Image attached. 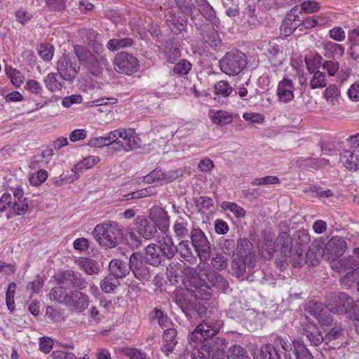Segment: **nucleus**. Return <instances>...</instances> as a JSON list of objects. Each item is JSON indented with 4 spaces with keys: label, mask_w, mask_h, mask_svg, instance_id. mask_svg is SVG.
Wrapping results in <instances>:
<instances>
[{
    "label": "nucleus",
    "mask_w": 359,
    "mask_h": 359,
    "mask_svg": "<svg viewBox=\"0 0 359 359\" xmlns=\"http://www.w3.org/2000/svg\"><path fill=\"white\" fill-rule=\"evenodd\" d=\"M49 296L51 300L62 304L72 310L81 313L89 306L88 296L80 291L67 292L63 287H55L51 289Z\"/></svg>",
    "instance_id": "1"
},
{
    "label": "nucleus",
    "mask_w": 359,
    "mask_h": 359,
    "mask_svg": "<svg viewBox=\"0 0 359 359\" xmlns=\"http://www.w3.org/2000/svg\"><path fill=\"white\" fill-rule=\"evenodd\" d=\"M75 55L79 62L88 73L97 76L102 73L108 61L104 55H95L86 47L76 45L74 47Z\"/></svg>",
    "instance_id": "2"
},
{
    "label": "nucleus",
    "mask_w": 359,
    "mask_h": 359,
    "mask_svg": "<svg viewBox=\"0 0 359 359\" xmlns=\"http://www.w3.org/2000/svg\"><path fill=\"white\" fill-rule=\"evenodd\" d=\"M92 234L100 245L105 248H113L118 245V238L122 233L116 222H108L96 225Z\"/></svg>",
    "instance_id": "3"
},
{
    "label": "nucleus",
    "mask_w": 359,
    "mask_h": 359,
    "mask_svg": "<svg viewBox=\"0 0 359 359\" xmlns=\"http://www.w3.org/2000/svg\"><path fill=\"white\" fill-rule=\"evenodd\" d=\"M9 209L7 213L8 219L12 214L21 215L28 210V203L23 196V191L21 189H15L13 191V195L9 193L4 194L0 198V211L4 212Z\"/></svg>",
    "instance_id": "4"
},
{
    "label": "nucleus",
    "mask_w": 359,
    "mask_h": 359,
    "mask_svg": "<svg viewBox=\"0 0 359 359\" xmlns=\"http://www.w3.org/2000/svg\"><path fill=\"white\" fill-rule=\"evenodd\" d=\"M332 268L339 273H345L340 278L341 285L348 287L359 278V259L355 257H344L334 263Z\"/></svg>",
    "instance_id": "5"
},
{
    "label": "nucleus",
    "mask_w": 359,
    "mask_h": 359,
    "mask_svg": "<svg viewBox=\"0 0 359 359\" xmlns=\"http://www.w3.org/2000/svg\"><path fill=\"white\" fill-rule=\"evenodd\" d=\"M246 65L245 55L238 50L227 52L219 62L221 71L229 76L238 74L243 70Z\"/></svg>",
    "instance_id": "6"
},
{
    "label": "nucleus",
    "mask_w": 359,
    "mask_h": 359,
    "mask_svg": "<svg viewBox=\"0 0 359 359\" xmlns=\"http://www.w3.org/2000/svg\"><path fill=\"white\" fill-rule=\"evenodd\" d=\"M76 55L69 53L63 54L57 62V69L62 79L72 81L78 75L79 67Z\"/></svg>",
    "instance_id": "7"
},
{
    "label": "nucleus",
    "mask_w": 359,
    "mask_h": 359,
    "mask_svg": "<svg viewBox=\"0 0 359 359\" xmlns=\"http://www.w3.org/2000/svg\"><path fill=\"white\" fill-rule=\"evenodd\" d=\"M190 239V243L200 260H208L211 255V244L205 233L201 228L196 226L194 231L192 230Z\"/></svg>",
    "instance_id": "8"
},
{
    "label": "nucleus",
    "mask_w": 359,
    "mask_h": 359,
    "mask_svg": "<svg viewBox=\"0 0 359 359\" xmlns=\"http://www.w3.org/2000/svg\"><path fill=\"white\" fill-rule=\"evenodd\" d=\"M353 299L345 292L331 293L327 297V306L333 313L346 314L350 311Z\"/></svg>",
    "instance_id": "9"
},
{
    "label": "nucleus",
    "mask_w": 359,
    "mask_h": 359,
    "mask_svg": "<svg viewBox=\"0 0 359 359\" xmlns=\"http://www.w3.org/2000/svg\"><path fill=\"white\" fill-rule=\"evenodd\" d=\"M114 65L116 72L126 74H131L137 72L139 67L137 59L132 54L125 51L116 55Z\"/></svg>",
    "instance_id": "10"
},
{
    "label": "nucleus",
    "mask_w": 359,
    "mask_h": 359,
    "mask_svg": "<svg viewBox=\"0 0 359 359\" xmlns=\"http://www.w3.org/2000/svg\"><path fill=\"white\" fill-rule=\"evenodd\" d=\"M130 271L131 270L135 277L142 281H147L151 278L149 267L147 262L143 259L140 252H133L129 259Z\"/></svg>",
    "instance_id": "11"
},
{
    "label": "nucleus",
    "mask_w": 359,
    "mask_h": 359,
    "mask_svg": "<svg viewBox=\"0 0 359 359\" xmlns=\"http://www.w3.org/2000/svg\"><path fill=\"white\" fill-rule=\"evenodd\" d=\"M57 280L65 289L66 287L76 288L83 290L87 287L88 282L82 277V275L77 271L67 270L58 275Z\"/></svg>",
    "instance_id": "12"
},
{
    "label": "nucleus",
    "mask_w": 359,
    "mask_h": 359,
    "mask_svg": "<svg viewBox=\"0 0 359 359\" xmlns=\"http://www.w3.org/2000/svg\"><path fill=\"white\" fill-rule=\"evenodd\" d=\"M222 327V323L216 321H205L198 325L195 330L191 334L190 339L192 341L207 340L216 335Z\"/></svg>",
    "instance_id": "13"
},
{
    "label": "nucleus",
    "mask_w": 359,
    "mask_h": 359,
    "mask_svg": "<svg viewBox=\"0 0 359 359\" xmlns=\"http://www.w3.org/2000/svg\"><path fill=\"white\" fill-rule=\"evenodd\" d=\"M196 227L194 226V222L191 220L190 216L185 215L184 216H180L175 221L172 226V231L174 236L178 240H185L187 238H190L192 233V230Z\"/></svg>",
    "instance_id": "14"
},
{
    "label": "nucleus",
    "mask_w": 359,
    "mask_h": 359,
    "mask_svg": "<svg viewBox=\"0 0 359 359\" xmlns=\"http://www.w3.org/2000/svg\"><path fill=\"white\" fill-rule=\"evenodd\" d=\"M299 6L293 7L286 15L280 26V32L285 36H290L297 27L302 25L299 16Z\"/></svg>",
    "instance_id": "15"
},
{
    "label": "nucleus",
    "mask_w": 359,
    "mask_h": 359,
    "mask_svg": "<svg viewBox=\"0 0 359 359\" xmlns=\"http://www.w3.org/2000/svg\"><path fill=\"white\" fill-rule=\"evenodd\" d=\"M135 225L137 233L147 240L154 238L158 231L156 222L150 217H137L135 219Z\"/></svg>",
    "instance_id": "16"
},
{
    "label": "nucleus",
    "mask_w": 359,
    "mask_h": 359,
    "mask_svg": "<svg viewBox=\"0 0 359 359\" xmlns=\"http://www.w3.org/2000/svg\"><path fill=\"white\" fill-rule=\"evenodd\" d=\"M189 282V284L187 285V289L196 299L201 300L210 299L211 288L205 281L204 283H201L198 278L193 276L190 277Z\"/></svg>",
    "instance_id": "17"
},
{
    "label": "nucleus",
    "mask_w": 359,
    "mask_h": 359,
    "mask_svg": "<svg viewBox=\"0 0 359 359\" xmlns=\"http://www.w3.org/2000/svg\"><path fill=\"white\" fill-rule=\"evenodd\" d=\"M205 276L203 280L210 285V287H215L218 290L226 292L229 288V283L226 279L217 271L210 268L204 269L201 277Z\"/></svg>",
    "instance_id": "18"
},
{
    "label": "nucleus",
    "mask_w": 359,
    "mask_h": 359,
    "mask_svg": "<svg viewBox=\"0 0 359 359\" xmlns=\"http://www.w3.org/2000/svg\"><path fill=\"white\" fill-rule=\"evenodd\" d=\"M176 254L180 262L192 264L196 262L194 248L188 240H182L176 245Z\"/></svg>",
    "instance_id": "19"
},
{
    "label": "nucleus",
    "mask_w": 359,
    "mask_h": 359,
    "mask_svg": "<svg viewBox=\"0 0 359 359\" xmlns=\"http://www.w3.org/2000/svg\"><path fill=\"white\" fill-rule=\"evenodd\" d=\"M294 90L295 87L293 81L288 78H284L278 85L277 96L278 100L285 103L292 101L294 97Z\"/></svg>",
    "instance_id": "20"
},
{
    "label": "nucleus",
    "mask_w": 359,
    "mask_h": 359,
    "mask_svg": "<svg viewBox=\"0 0 359 359\" xmlns=\"http://www.w3.org/2000/svg\"><path fill=\"white\" fill-rule=\"evenodd\" d=\"M258 250L262 258L270 259L275 252L273 236L266 233H262L258 242Z\"/></svg>",
    "instance_id": "21"
},
{
    "label": "nucleus",
    "mask_w": 359,
    "mask_h": 359,
    "mask_svg": "<svg viewBox=\"0 0 359 359\" xmlns=\"http://www.w3.org/2000/svg\"><path fill=\"white\" fill-rule=\"evenodd\" d=\"M346 248V243L340 237H332L325 245V250L329 259H334L343 255Z\"/></svg>",
    "instance_id": "22"
},
{
    "label": "nucleus",
    "mask_w": 359,
    "mask_h": 359,
    "mask_svg": "<svg viewBox=\"0 0 359 359\" xmlns=\"http://www.w3.org/2000/svg\"><path fill=\"white\" fill-rule=\"evenodd\" d=\"M252 356L254 359H259V357L261 359H281L280 350L270 344L264 345L261 348L254 347Z\"/></svg>",
    "instance_id": "23"
},
{
    "label": "nucleus",
    "mask_w": 359,
    "mask_h": 359,
    "mask_svg": "<svg viewBox=\"0 0 359 359\" xmlns=\"http://www.w3.org/2000/svg\"><path fill=\"white\" fill-rule=\"evenodd\" d=\"M253 247L252 243L247 238H241L237 243V255L248 259V267L255 266V256L252 254Z\"/></svg>",
    "instance_id": "24"
},
{
    "label": "nucleus",
    "mask_w": 359,
    "mask_h": 359,
    "mask_svg": "<svg viewBox=\"0 0 359 359\" xmlns=\"http://www.w3.org/2000/svg\"><path fill=\"white\" fill-rule=\"evenodd\" d=\"M144 259L149 264L157 266L164 260L158 245L151 243L145 248Z\"/></svg>",
    "instance_id": "25"
},
{
    "label": "nucleus",
    "mask_w": 359,
    "mask_h": 359,
    "mask_svg": "<svg viewBox=\"0 0 359 359\" xmlns=\"http://www.w3.org/2000/svg\"><path fill=\"white\" fill-rule=\"evenodd\" d=\"M120 140L123 141L125 151L128 152L140 147V139L134 135L131 130L121 129Z\"/></svg>",
    "instance_id": "26"
},
{
    "label": "nucleus",
    "mask_w": 359,
    "mask_h": 359,
    "mask_svg": "<svg viewBox=\"0 0 359 359\" xmlns=\"http://www.w3.org/2000/svg\"><path fill=\"white\" fill-rule=\"evenodd\" d=\"M110 275L116 278H123L126 277L130 272V266L122 262L121 259H112L109 265Z\"/></svg>",
    "instance_id": "27"
},
{
    "label": "nucleus",
    "mask_w": 359,
    "mask_h": 359,
    "mask_svg": "<svg viewBox=\"0 0 359 359\" xmlns=\"http://www.w3.org/2000/svg\"><path fill=\"white\" fill-rule=\"evenodd\" d=\"M340 160L350 170L355 171L359 169V154H355L354 151L344 150L341 154Z\"/></svg>",
    "instance_id": "28"
},
{
    "label": "nucleus",
    "mask_w": 359,
    "mask_h": 359,
    "mask_svg": "<svg viewBox=\"0 0 359 359\" xmlns=\"http://www.w3.org/2000/svg\"><path fill=\"white\" fill-rule=\"evenodd\" d=\"M323 46L325 55L329 58L339 59L344 53V48L341 44L331 41H325Z\"/></svg>",
    "instance_id": "29"
},
{
    "label": "nucleus",
    "mask_w": 359,
    "mask_h": 359,
    "mask_svg": "<svg viewBox=\"0 0 359 359\" xmlns=\"http://www.w3.org/2000/svg\"><path fill=\"white\" fill-rule=\"evenodd\" d=\"M203 32L201 33L203 38L210 47H217L221 44L219 34L212 25L205 26Z\"/></svg>",
    "instance_id": "30"
},
{
    "label": "nucleus",
    "mask_w": 359,
    "mask_h": 359,
    "mask_svg": "<svg viewBox=\"0 0 359 359\" xmlns=\"http://www.w3.org/2000/svg\"><path fill=\"white\" fill-rule=\"evenodd\" d=\"M158 245L161 250L163 259H171L175 257L176 245L174 244L171 237L166 235V238H163V242L159 241V245Z\"/></svg>",
    "instance_id": "31"
},
{
    "label": "nucleus",
    "mask_w": 359,
    "mask_h": 359,
    "mask_svg": "<svg viewBox=\"0 0 359 359\" xmlns=\"http://www.w3.org/2000/svg\"><path fill=\"white\" fill-rule=\"evenodd\" d=\"M277 245H280V252L283 257L291 256L292 248V238L286 232H281L276 239Z\"/></svg>",
    "instance_id": "32"
},
{
    "label": "nucleus",
    "mask_w": 359,
    "mask_h": 359,
    "mask_svg": "<svg viewBox=\"0 0 359 359\" xmlns=\"http://www.w3.org/2000/svg\"><path fill=\"white\" fill-rule=\"evenodd\" d=\"M305 248L296 246L291 253V256L284 257L285 262H290L294 267H301L305 263Z\"/></svg>",
    "instance_id": "33"
},
{
    "label": "nucleus",
    "mask_w": 359,
    "mask_h": 359,
    "mask_svg": "<svg viewBox=\"0 0 359 359\" xmlns=\"http://www.w3.org/2000/svg\"><path fill=\"white\" fill-rule=\"evenodd\" d=\"M78 265L81 269L90 276L98 273L100 269V266L97 262L86 257L80 258L78 260Z\"/></svg>",
    "instance_id": "34"
},
{
    "label": "nucleus",
    "mask_w": 359,
    "mask_h": 359,
    "mask_svg": "<svg viewBox=\"0 0 359 359\" xmlns=\"http://www.w3.org/2000/svg\"><path fill=\"white\" fill-rule=\"evenodd\" d=\"M302 334L306 337L311 346H317L323 341L322 334L313 327H306L304 328Z\"/></svg>",
    "instance_id": "35"
},
{
    "label": "nucleus",
    "mask_w": 359,
    "mask_h": 359,
    "mask_svg": "<svg viewBox=\"0 0 359 359\" xmlns=\"http://www.w3.org/2000/svg\"><path fill=\"white\" fill-rule=\"evenodd\" d=\"M248 259L237 255L231 264V273L236 277L239 278L245 273L246 263Z\"/></svg>",
    "instance_id": "36"
},
{
    "label": "nucleus",
    "mask_w": 359,
    "mask_h": 359,
    "mask_svg": "<svg viewBox=\"0 0 359 359\" xmlns=\"http://www.w3.org/2000/svg\"><path fill=\"white\" fill-rule=\"evenodd\" d=\"M89 36L84 41V43L92 49L90 52L95 55H104V47L101 43L97 40V34L93 31L87 32Z\"/></svg>",
    "instance_id": "37"
},
{
    "label": "nucleus",
    "mask_w": 359,
    "mask_h": 359,
    "mask_svg": "<svg viewBox=\"0 0 359 359\" xmlns=\"http://www.w3.org/2000/svg\"><path fill=\"white\" fill-rule=\"evenodd\" d=\"M293 348L296 359H313L312 354L302 341L294 340Z\"/></svg>",
    "instance_id": "38"
},
{
    "label": "nucleus",
    "mask_w": 359,
    "mask_h": 359,
    "mask_svg": "<svg viewBox=\"0 0 359 359\" xmlns=\"http://www.w3.org/2000/svg\"><path fill=\"white\" fill-rule=\"evenodd\" d=\"M324 97L329 104L335 106L339 102L340 90L336 85L329 86L323 93Z\"/></svg>",
    "instance_id": "39"
},
{
    "label": "nucleus",
    "mask_w": 359,
    "mask_h": 359,
    "mask_svg": "<svg viewBox=\"0 0 359 359\" xmlns=\"http://www.w3.org/2000/svg\"><path fill=\"white\" fill-rule=\"evenodd\" d=\"M268 52L273 65L278 66L282 65L283 57L280 46L278 44L269 43Z\"/></svg>",
    "instance_id": "40"
},
{
    "label": "nucleus",
    "mask_w": 359,
    "mask_h": 359,
    "mask_svg": "<svg viewBox=\"0 0 359 359\" xmlns=\"http://www.w3.org/2000/svg\"><path fill=\"white\" fill-rule=\"evenodd\" d=\"M233 88L226 81H219L214 86V92L217 95L227 97L232 93Z\"/></svg>",
    "instance_id": "41"
},
{
    "label": "nucleus",
    "mask_w": 359,
    "mask_h": 359,
    "mask_svg": "<svg viewBox=\"0 0 359 359\" xmlns=\"http://www.w3.org/2000/svg\"><path fill=\"white\" fill-rule=\"evenodd\" d=\"M57 76L56 73H50L44 79L46 88L52 92L60 90L63 85V83L57 79Z\"/></svg>",
    "instance_id": "42"
},
{
    "label": "nucleus",
    "mask_w": 359,
    "mask_h": 359,
    "mask_svg": "<svg viewBox=\"0 0 359 359\" xmlns=\"http://www.w3.org/2000/svg\"><path fill=\"white\" fill-rule=\"evenodd\" d=\"M327 22V18L321 15H315L302 20V25L306 29H311L318 25H323Z\"/></svg>",
    "instance_id": "43"
},
{
    "label": "nucleus",
    "mask_w": 359,
    "mask_h": 359,
    "mask_svg": "<svg viewBox=\"0 0 359 359\" xmlns=\"http://www.w3.org/2000/svg\"><path fill=\"white\" fill-rule=\"evenodd\" d=\"M212 121L215 124L224 126L232 121V116L229 112L219 110L216 111L212 116Z\"/></svg>",
    "instance_id": "44"
},
{
    "label": "nucleus",
    "mask_w": 359,
    "mask_h": 359,
    "mask_svg": "<svg viewBox=\"0 0 359 359\" xmlns=\"http://www.w3.org/2000/svg\"><path fill=\"white\" fill-rule=\"evenodd\" d=\"M117 285V278L109 274L101 281L100 287L104 292L110 293L115 290Z\"/></svg>",
    "instance_id": "45"
},
{
    "label": "nucleus",
    "mask_w": 359,
    "mask_h": 359,
    "mask_svg": "<svg viewBox=\"0 0 359 359\" xmlns=\"http://www.w3.org/2000/svg\"><path fill=\"white\" fill-rule=\"evenodd\" d=\"M324 304L311 301L305 306V311L315 318L319 317L320 313L326 307Z\"/></svg>",
    "instance_id": "46"
},
{
    "label": "nucleus",
    "mask_w": 359,
    "mask_h": 359,
    "mask_svg": "<svg viewBox=\"0 0 359 359\" xmlns=\"http://www.w3.org/2000/svg\"><path fill=\"white\" fill-rule=\"evenodd\" d=\"M326 76L324 72L316 71L310 81V88L312 89L323 88L326 86Z\"/></svg>",
    "instance_id": "47"
},
{
    "label": "nucleus",
    "mask_w": 359,
    "mask_h": 359,
    "mask_svg": "<svg viewBox=\"0 0 359 359\" xmlns=\"http://www.w3.org/2000/svg\"><path fill=\"white\" fill-rule=\"evenodd\" d=\"M221 207L224 210H230L237 218L243 217L245 215V210L236 203L224 201Z\"/></svg>",
    "instance_id": "48"
},
{
    "label": "nucleus",
    "mask_w": 359,
    "mask_h": 359,
    "mask_svg": "<svg viewBox=\"0 0 359 359\" xmlns=\"http://www.w3.org/2000/svg\"><path fill=\"white\" fill-rule=\"evenodd\" d=\"M212 352L213 348L210 345L205 344L200 348L194 350L191 356L199 359H210Z\"/></svg>",
    "instance_id": "49"
},
{
    "label": "nucleus",
    "mask_w": 359,
    "mask_h": 359,
    "mask_svg": "<svg viewBox=\"0 0 359 359\" xmlns=\"http://www.w3.org/2000/svg\"><path fill=\"white\" fill-rule=\"evenodd\" d=\"M227 358L228 359H250L241 346H231L228 351Z\"/></svg>",
    "instance_id": "50"
},
{
    "label": "nucleus",
    "mask_w": 359,
    "mask_h": 359,
    "mask_svg": "<svg viewBox=\"0 0 359 359\" xmlns=\"http://www.w3.org/2000/svg\"><path fill=\"white\" fill-rule=\"evenodd\" d=\"M37 51L39 56L45 61H50L53 57L54 48L51 45L41 43L37 47Z\"/></svg>",
    "instance_id": "51"
},
{
    "label": "nucleus",
    "mask_w": 359,
    "mask_h": 359,
    "mask_svg": "<svg viewBox=\"0 0 359 359\" xmlns=\"http://www.w3.org/2000/svg\"><path fill=\"white\" fill-rule=\"evenodd\" d=\"M191 64L187 60H181L175 64L172 69V72L175 74L186 75L191 69Z\"/></svg>",
    "instance_id": "52"
},
{
    "label": "nucleus",
    "mask_w": 359,
    "mask_h": 359,
    "mask_svg": "<svg viewBox=\"0 0 359 359\" xmlns=\"http://www.w3.org/2000/svg\"><path fill=\"white\" fill-rule=\"evenodd\" d=\"M295 241L297 247H302L304 248L307 244L311 241L310 235L307 230L302 229L296 231Z\"/></svg>",
    "instance_id": "53"
},
{
    "label": "nucleus",
    "mask_w": 359,
    "mask_h": 359,
    "mask_svg": "<svg viewBox=\"0 0 359 359\" xmlns=\"http://www.w3.org/2000/svg\"><path fill=\"white\" fill-rule=\"evenodd\" d=\"M198 10L202 15L208 20L212 21L215 18V13L212 7L206 1L198 5Z\"/></svg>",
    "instance_id": "54"
},
{
    "label": "nucleus",
    "mask_w": 359,
    "mask_h": 359,
    "mask_svg": "<svg viewBox=\"0 0 359 359\" xmlns=\"http://www.w3.org/2000/svg\"><path fill=\"white\" fill-rule=\"evenodd\" d=\"M16 290V284L15 283H11L9 284L7 292L6 294V302L8 306V309L10 311L14 310L15 304H14V294Z\"/></svg>",
    "instance_id": "55"
},
{
    "label": "nucleus",
    "mask_w": 359,
    "mask_h": 359,
    "mask_svg": "<svg viewBox=\"0 0 359 359\" xmlns=\"http://www.w3.org/2000/svg\"><path fill=\"white\" fill-rule=\"evenodd\" d=\"M280 180L275 176H266L261 178L254 179L251 184L253 186L269 185L280 184Z\"/></svg>",
    "instance_id": "56"
},
{
    "label": "nucleus",
    "mask_w": 359,
    "mask_h": 359,
    "mask_svg": "<svg viewBox=\"0 0 359 359\" xmlns=\"http://www.w3.org/2000/svg\"><path fill=\"white\" fill-rule=\"evenodd\" d=\"M122 352L130 359H149L144 353L137 348L126 347L122 349Z\"/></svg>",
    "instance_id": "57"
},
{
    "label": "nucleus",
    "mask_w": 359,
    "mask_h": 359,
    "mask_svg": "<svg viewBox=\"0 0 359 359\" xmlns=\"http://www.w3.org/2000/svg\"><path fill=\"white\" fill-rule=\"evenodd\" d=\"M309 191L311 194V196L318 198H330L333 195L332 190H323L320 187L312 186L310 187Z\"/></svg>",
    "instance_id": "58"
},
{
    "label": "nucleus",
    "mask_w": 359,
    "mask_h": 359,
    "mask_svg": "<svg viewBox=\"0 0 359 359\" xmlns=\"http://www.w3.org/2000/svg\"><path fill=\"white\" fill-rule=\"evenodd\" d=\"M181 11L187 15H191L195 9V6L192 0H179L177 2Z\"/></svg>",
    "instance_id": "59"
},
{
    "label": "nucleus",
    "mask_w": 359,
    "mask_h": 359,
    "mask_svg": "<svg viewBox=\"0 0 359 359\" xmlns=\"http://www.w3.org/2000/svg\"><path fill=\"white\" fill-rule=\"evenodd\" d=\"M273 346H275L277 349H279L280 347L285 353H290V351L292 350L293 344H291L288 341H286L285 339L276 336L273 341Z\"/></svg>",
    "instance_id": "60"
},
{
    "label": "nucleus",
    "mask_w": 359,
    "mask_h": 359,
    "mask_svg": "<svg viewBox=\"0 0 359 359\" xmlns=\"http://www.w3.org/2000/svg\"><path fill=\"white\" fill-rule=\"evenodd\" d=\"M212 266L217 270H223L227 266V259L222 254H216L211 260Z\"/></svg>",
    "instance_id": "61"
},
{
    "label": "nucleus",
    "mask_w": 359,
    "mask_h": 359,
    "mask_svg": "<svg viewBox=\"0 0 359 359\" xmlns=\"http://www.w3.org/2000/svg\"><path fill=\"white\" fill-rule=\"evenodd\" d=\"M330 309L327 306L324 309L323 311L320 313L319 317H317L316 319L318 321L320 324L322 325H330L331 323L332 322V318L330 314Z\"/></svg>",
    "instance_id": "62"
},
{
    "label": "nucleus",
    "mask_w": 359,
    "mask_h": 359,
    "mask_svg": "<svg viewBox=\"0 0 359 359\" xmlns=\"http://www.w3.org/2000/svg\"><path fill=\"white\" fill-rule=\"evenodd\" d=\"M48 173L45 170H39L36 174L29 177V182L33 186H39L46 181Z\"/></svg>",
    "instance_id": "63"
},
{
    "label": "nucleus",
    "mask_w": 359,
    "mask_h": 359,
    "mask_svg": "<svg viewBox=\"0 0 359 359\" xmlns=\"http://www.w3.org/2000/svg\"><path fill=\"white\" fill-rule=\"evenodd\" d=\"M169 216L167 215L165 212L161 213V216H159L156 222V228L158 227L159 230L165 233L169 229Z\"/></svg>",
    "instance_id": "64"
}]
</instances>
